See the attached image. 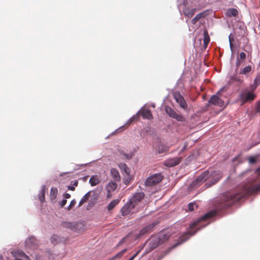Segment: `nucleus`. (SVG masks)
Segmentation results:
<instances>
[{"mask_svg": "<svg viewBox=\"0 0 260 260\" xmlns=\"http://www.w3.org/2000/svg\"><path fill=\"white\" fill-rule=\"evenodd\" d=\"M74 222H64L62 223L64 228L70 229L73 230Z\"/></svg>", "mask_w": 260, "mask_h": 260, "instance_id": "nucleus-32", "label": "nucleus"}, {"mask_svg": "<svg viewBox=\"0 0 260 260\" xmlns=\"http://www.w3.org/2000/svg\"><path fill=\"white\" fill-rule=\"evenodd\" d=\"M76 203V201H75V200H73L71 202L69 206L67 208L68 210H71L75 205Z\"/></svg>", "mask_w": 260, "mask_h": 260, "instance_id": "nucleus-36", "label": "nucleus"}, {"mask_svg": "<svg viewBox=\"0 0 260 260\" xmlns=\"http://www.w3.org/2000/svg\"><path fill=\"white\" fill-rule=\"evenodd\" d=\"M63 197H64V198L66 200V199H69V198H70V197H71V195H70L69 193H64V194L63 195Z\"/></svg>", "mask_w": 260, "mask_h": 260, "instance_id": "nucleus-46", "label": "nucleus"}, {"mask_svg": "<svg viewBox=\"0 0 260 260\" xmlns=\"http://www.w3.org/2000/svg\"><path fill=\"white\" fill-rule=\"evenodd\" d=\"M204 47L205 48H206L207 47V46L208 45V44L210 42V37L208 34V32L207 30H205L204 31Z\"/></svg>", "mask_w": 260, "mask_h": 260, "instance_id": "nucleus-23", "label": "nucleus"}, {"mask_svg": "<svg viewBox=\"0 0 260 260\" xmlns=\"http://www.w3.org/2000/svg\"><path fill=\"white\" fill-rule=\"evenodd\" d=\"M239 57L241 60H244L246 58V54L244 52H242L240 53Z\"/></svg>", "mask_w": 260, "mask_h": 260, "instance_id": "nucleus-39", "label": "nucleus"}, {"mask_svg": "<svg viewBox=\"0 0 260 260\" xmlns=\"http://www.w3.org/2000/svg\"><path fill=\"white\" fill-rule=\"evenodd\" d=\"M119 202V200H114L107 206V209L110 211L113 209Z\"/></svg>", "mask_w": 260, "mask_h": 260, "instance_id": "nucleus-27", "label": "nucleus"}, {"mask_svg": "<svg viewBox=\"0 0 260 260\" xmlns=\"http://www.w3.org/2000/svg\"><path fill=\"white\" fill-rule=\"evenodd\" d=\"M19 255L21 257L25 258L26 260H28L29 259L28 257L22 251H21L19 253Z\"/></svg>", "mask_w": 260, "mask_h": 260, "instance_id": "nucleus-42", "label": "nucleus"}, {"mask_svg": "<svg viewBox=\"0 0 260 260\" xmlns=\"http://www.w3.org/2000/svg\"><path fill=\"white\" fill-rule=\"evenodd\" d=\"M58 193V189L57 188L52 187L51 188L50 192V200L51 203L54 204L56 203V198Z\"/></svg>", "mask_w": 260, "mask_h": 260, "instance_id": "nucleus-16", "label": "nucleus"}, {"mask_svg": "<svg viewBox=\"0 0 260 260\" xmlns=\"http://www.w3.org/2000/svg\"><path fill=\"white\" fill-rule=\"evenodd\" d=\"M241 61L240 60L239 58L237 57V61L236 63V68L238 69L240 65Z\"/></svg>", "mask_w": 260, "mask_h": 260, "instance_id": "nucleus-45", "label": "nucleus"}, {"mask_svg": "<svg viewBox=\"0 0 260 260\" xmlns=\"http://www.w3.org/2000/svg\"><path fill=\"white\" fill-rule=\"evenodd\" d=\"M169 147L164 145L159 144L157 146L156 151L158 153H162L168 151Z\"/></svg>", "mask_w": 260, "mask_h": 260, "instance_id": "nucleus-24", "label": "nucleus"}, {"mask_svg": "<svg viewBox=\"0 0 260 260\" xmlns=\"http://www.w3.org/2000/svg\"><path fill=\"white\" fill-rule=\"evenodd\" d=\"M68 189L69 190H72V191H74L75 189V187L74 186H68Z\"/></svg>", "mask_w": 260, "mask_h": 260, "instance_id": "nucleus-48", "label": "nucleus"}, {"mask_svg": "<svg viewBox=\"0 0 260 260\" xmlns=\"http://www.w3.org/2000/svg\"><path fill=\"white\" fill-rule=\"evenodd\" d=\"M25 244L30 248H35L38 246V242L34 237H30L26 240Z\"/></svg>", "mask_w": 260, "mask_h": 260, "instance_id": "nucleus-12", "label": "nucleus"}, {"mask_svg": "<svg viewBox=\"0 0 260 260\" xmlns=\"http://www.w3.org/2000/svg\"><path fill=\"white\" fill-rule=\"evenodd\" d=\"M119 129H121V130H122V129H123V127H120V128H119Z\"/></svg>", "mask_w": 260, "mask_h": 260, "instance_id": "nucleus-51", "label": "nucleus"}, {"mask_svg": "<svg viewBox=\"0 0 260 260\" xmlns=\"http://www.w3.org/2000/svg\"><path fill=\"white\" fill-rule=\"evenodd\" d=\"M111 174L115 181H119L120 180V176L118 171L115 168L111 169Z\"/></svg>", "mask_w": 260, "mask_h": 260, "instance_id": "nucleus-20", "label": "nucleus"}, {"mask_svg": "<svg viewBox=\"0 0 260 260\" xmlns=\"http://www.w3.org/2000/svg\"><path fill=\"white\" fill-rule=\"evenodd\" d=\"M94 194V192L92 191H89L87 193H86L81 199V200L79 202L78 206L80 207L84 203L86 202L89 199V197L91 196V193Z\"/></svg>", "mask_w": 260, "mask_h": 260, "instance_id": "nucleus-17", "label": "nucleus"}, {"mask_svg": "<svg viewBox=\"0 0 260 260\" xmlns=\"http://www.w3.org/2000/svg\"><path fill=\"white\" fill-rule=\"evenodd\" d=\"M165 111L170 117L176 119L178 121L183 122L185 121V118L183 115L178 114L169 106L165 107Z\"/></svg>", "mask_w": 260, "mask_h": 260, "instance_id": "nucleus-6", "label": "nucleus"}, {"mask_svg": "<svg viewBox=\"0 0 260 260\" xmlns=\"http://www.w3.org/2000/svg\"><path fill=\"white\" fill-rule=\"evenodd\" d=\"M140 112L144 119L151 120L153 118V116L150 110L148 109H142Z\"/></svg>", "mask_w": 260, "mask_h": 260, "instance_id": "nucleus-15", "label": "nucleus"}, {"mask_svg": "<svg viewBox=\"0 0 260 260\" xmlns=\"http://www.w3.org/2000/svg\"><path fill=\"white\" fill-rule=\"evenodd\" d=\"M260 84V73H258L254 80V83L252 85L253 90H255L257 86Z\"/></svg>", "mask_w": 260, "mask_h": 260, "instance_id": "nucleus-26", "label": "nucleus"}, {"mask_svg": "<svg viewBox=\"0 0 260 260\" xmlns=\"http://www.w3.org/2000/svg\"><path fill=\"white\" fill-rule=\"evenodd\" d=\"M238 14V12L236 9H230L227 12V15L229 17L236 16Z\"/></svg>", "mask_w": 260, "mask_h": 260, "instance_id": "nucleus-30", "label": "nucleus"}, {"mask_svg": "<svg viewBox=\"0 0 260 260\" xmlns=\"http://www.w3.org/2000/svg\"><path fill=\"white\" fill-rule=\"evenodd\" d=\"M121 154L123 155V156H124L126 158L128 159H130L132 158V154H125L123 152H121L120 153Z\"/></svg>", "mask_w": 260, "mask_h": 260, "instance_id": "nucleus-40", "label": "nucleus"}, {"mask_svg": "<svg viewBox=\"0 0 260 260\" xmlns=\"http://www.w3.org/2000/svg\"><path fill=\"white\" fill-rule=\"evenodd\" d=\"M138 114H136V115H134L133 116V117H132L127 122L126 124H131L132 122H133V121H134L135 120H137L138 119Z\"/></svg>", "mask_w": 260, "mask_h": 260, "instance_id": "nucleus-34", "label": "nucleus"}, {"mask_svg": "<svg viewBox=\"0 0 260 260\" xmlns=\"http://www.w3.org/2000/svg\"><path fill=\"white\" fill-rule=\"evenodd\" d=\"M256 110L257 113H260V101L257 102V105L256 106Z\"/></svg>", "mask_w": 260, "mask_h": 260, "instance_id": "nucleus-44", "label": "nucleus"}, {"mask_svg": "<svg viewBox=\"0 0 260 260\" xmlns=\"http://www.w3.org/2000/svg\"><path fill=\"white\" fill-rule=\"evenodd\" d=\"M196 9L186 8L183 10V14L188 18L192 17L196 12Z\"/></svg>", "mask_w": 260, "mask_h": 260, "instance_id": "nucleus-18", "label": "nucleus"}, {"mask_svg": "<svg viewBox=\"0 0 260 260\" xmlns=\"http://www.w3.org/2000/svg\"><path fill=\"white\" fill-rule=\"evenodd\" d=\"M208 224V223H206V224H205V225H204L203 226H205L207 225Z\"/></svg>", "mask_w": 260, "mask_h": 260, "instance_id": "nucleus-52", "label": "nucleus"}, {"mask_svg": "<svg viewBox=\"0 0 260 260\" xmlns=\"http://www.w3.org/2000/svg\"><path fill=\"white\" fill-rule=\"evenodd\" d=\"M155 225H156V223H153L149 224L147 226L142 229L140 231L139 235H137L136 236V237L137 238H138L140 237L141 236L150 232L152 231V229L155 226Z\"/></svg>", "mask_w": 260, "mask_h": 260, "instance_id": "nucleus-14", "label": "nucleus"}, {"mask_svg": "<svg viewBox=\"0 0 260 260\" xmlns=\"http://www.w3.org/2000/svg\"><path fill=\"white\" fill-rule=\"evenodd\" d=\"M185 149V146H184V148H183L182 151H183Z\"/></svg>", "mask_w": 260, "mask_h": 260, "instance_id": "nucleus-50", "label": "nucleus"}, {"mask_svg": "<svg viewBox=\"0 0 260 260\" xmlns=\"http://www.w3.org/2000/svg\"><path fill=\"white\" fill-rule=\"evenodd\" d=\"M73 185L75 186H78V182L77 180H75L74 181H73Z\"/></svg>", "mask_w": 260, "mask_h": 260, "instance_id": "nucleus-47", "label": "nucleus"}, {"mask_svg": "<svg viewBox=\"0 0 260 260\" xmlns=\"http://www.w3.org/2000/svg\"><path fill=\"white\" fill-rule=\"evenodd\" d=\"M144 196L145 194L143 192H137L134 194L129 202L135 207L144 198Z\"/></svg>", "mask_w": 260, "mask_h": 260, "instance_id": "nucleus-11", "label": "nucleus"}, {"mask_svg": "<svg viewBox=\"0 0 260 260\" xmlns=\"http://www.w3.org/2000/svg\"><path fill=\"white\" fill-rule=\"evenodd\" d=\"M260 191V183L256 185L238 186L235 190L222 194L218 201L217 208L223 209L232 206L242 199Z\"/></svg>", "mask_w": 260, "mask_h": 260, "instance_id": "nucleus-1", "label": "nucleus"}, {"mask_svg": "<svg viewBox=\"0 0 260 260\" xmlns=\"http://www.w3.org/2000/svg\"><path fill=\"white\" fill-rule=\"evenodd\" d=\"M67 200L63 199L59 203V205L61 207H63L67 204Z\"/></svg>", "mask_w": 260, "mask_h": 260, "instance_id": "nucleus-41", "label": "nucleus"}, {"mask_svg": "<svg viewBox=\"0 0 260 260\" xmlns=\"http://www.w3.org/2000/svg\"><path fill=\"white\" fill-rule=\"evenodd\" d=\"M121 169H122L123 170V171L124 172V173L125 174H126L127 175L129 174V169L125 164H121Z\"/></svg>", "mask_w": 260, "mask_h": 260, "instance_id": "nucleus-33", "label": "nucleus"}, {"mask_svg": "<svg viewBox=\"0 0 260 260\" xmlns=\"http://www.w3.org/2000/svg\"><path fill=\"white\" fill-rule=\"evenodd\" d=\"M206 16L205 12L200 13L196 15L191 20V23L193 24H195L199 20L202 18H204Z\"/></svg>", "mask_w": 260, "mask_h": 260, "instance_id": "nucleus-25", "label": "nucleus"}, {"mask_svg": "<svg viewBox=\"0 0 260 260\" xmlns=\"http://www.w3.org/2000/svg\"><path fill=\"white\" fill-rule=\"evenodd\" d=\"M84 229V225L82 222H75L74 223V226L73 231L77 232H80L83 231Z\"/></svg>", "mask_w": 260, "mask_h": 260, "instance_id": "nucleus-19", "label": "nucleus"}, {"mask_svg": "<svg viewBox=\"0 0 260 260\" xmlns=\"http://www.w3.org/2000/svg\"><path fill=\"white\" fill-rule=\"evenodd\" d=\"M169 235L162 233L151 237L149 239L148 243L149 249L146 250L145 254L150 252L159 245L164 243L169 239Z\"/></svg>", "mask_w": 260, "mask_h": 260, "instance_id": "nucleus-4", "label": "nucleus"}, {"mask_svg": "<svg viewBox=\"0 0 260 260\" xmlns=\"http://www.w3.org/2000/svg\"><path fill=\"white\" fill-rule=\"evenodd\" d=\"M229 42H230V47H231V49H232V48L233 47V42H234V38H233V37L232 36V35H230L229 36Z\"/></svg>", "mask_w": 260, "mask_h": 260, "instance_id": "nucleus-37", "label": "nucleus"}, {"mask_svg": "<svg viewBox=\"0 0 260 260\" xmlns=\"http://www.w3.org/2000/svg\"><path fill=\"white\" fill-rule=\"evenodd\" d=\"M251 71V66H246L243 69L240 70L239 74H243V75H247L249 73H250Z\"/></svg>", "mask_w": 260, "mask_h": 260, "instance_id": "nucleus-28", "label": "nucleus"}, {"mask_svg": "<svg viewBox=\"0 0 260 260\" xmlns=\"http://www.w3.org/2000/svg\"><path fill=\"white\" fill-rule=\"evenodd\" d=\"M249 162L251 164H254L256 162V158L254 157H250L249 158Z\"/></svg>", "mask_w": 260, "mask_h": 260, "instance_id": "nucleus-43", "label": "nucleus"}, {"mask_svg": "<svg viewBox=\"0 0 260 260\" xmlns=\"http://www.w3.org/2000/svg\"><path fill=\"white\" fill-rule=\"evenodd\" d=\"M51 243L53 245L58 244L60 241V238L57 235H53L50 238Z\"/></svg>", "mask_w": 260, "mask_h": 260, "instance_id": "nucleus-31", "label": "nucleus"}, {"mask_svg": "<svg viewBox=\"0 0 260 260\" xmlns=\"http://www.w3.org/2000/svg\"><path fill=\"white\" fill-rule=\"evenodd\" d=\"M117 184L113 181L110 182L106 186V189L108 192L115 190L117 188Z\"/></svg>", "mask_w": 260, "mask_h": 260, "instance_id": "nucleus-22", "label": "nucleus"}, {"mask_svg": "<svg viewBox=\"0 0 260 260\" xmlns=\"http://www.w3.org/2000/svg\"><path fill=\"white\" fill-rule=\"evenodd\" d=\"M89 182L92 186H94L100 183V180L98 175H94L90 177Z\"/></svg>", "mask_w": 260, "mask_h": 260, "instance_id": "nucleus-21", "label": "nucleus"}, {"mask_svg": "<svg viewBox=\"0 0 260 260\" xmlns=\"http://www.w3.org/2000/svg\"><path fill=\"white\" fill-rule=\"evenodd\" d=\"M164 178L161 173H157L148 177L145 182V185L147 186H152L157 184Z\"/></svg>", "mask_w": 260, "mask_h": 260, "instance_id": "nucleus-5", "label": "nucleus"}, {"mask_svg": "<svg viewBox=\"0 0 260 260\" xmlns=\"http://www.w3.org/2000/svg\"><path fill=\"white\" fill-rule=\"evenodd\" d=\"M45 186L44 185V186H43L42 189L39 195V198L42 202H43L45 201Z\"/></svg>", "mask_w": 260, "mask_h": 260, "instance_id": "nucleus-29", "label": "nucleus"}, {"mask_svg": "<svg viewBox=\"0 0 260 260\" xmlns=\"http://www.w3.org/2000/svg\"><path fill=\"white\" fill-rule=\"evenodd\" d=\"M135 206L131 204L129 201L126 205H125L121 209V215L123 216H126L134 208Z\"/></svg>", "mask_w": 260, "mask_h": 260, "instance_id": "nucleus-13", "label": "nucleus"}, {"mask_svg": "<svg viewBox=\"0 0 260 260\" xmlns=\"http://www.w3.org/2000/svg\"><path fill=\"white\" fill-rule=\"evenodd\" d=\"M255 94L251 91L242 93L240 94V101L241 105H243L248 101H251L254 99Z\"/></svg>", "mask_w": 260, "mask_h": 260, "instance_id": "nucleus-10", "label": "nucleus"}, {"mask_svg": "<svg viewBox=\"0 0 260 260\" xmlns=\"http://www.w3.org/2000/svg\"><path fill=\"white\" fill-rule=\"evenodd\" d=\"M222 176V173L220 171L215 170L210 173L209 171H205L198 176L192 183L194 185L200 186L203 182L210 178L209 184L208 185V187H210L216 184Z\"/></svg>", "mask_w": 260, "mask_h": 260, "instance_id": "nucleus-3", "label": "nucleus"}, {"mask_svg": "<svg viewBox=\"0 0 260 260\" xmlns=\"http://www.w3.org/2000/svg\"><path fill=\"white\" fill-rule=\"evenodd\" d=\"M182 157H175L168 158L164 162V165L167 167H173L178 165L182 160Z\"/></svg>", "mask_w": 260, "mask_h": 260, "instance_id": "nucleus-9", "label": "nucleus"}, {"mask_svg": "<svg viewBox=\"0 0 260 260\" xmlns=\"http://www.w3.org/2000/svg\"><path fill=\"white\" fill-rule=\"evenodd\" d=\"M196 206V207L197 206L196 205L195 203H190L188 204V209L190 211H192L194 210V206Z\"/></svg>", "mask_w": 260, "mask_h": 260, "instance_id": "nucleus-38", "label": "nucleus"}, {"mask_svg": "<svg viewBox=\"0 0 260 260\" xmlns=\"http://www.w3.org/2000/svg\"><path fill=\"white\" fill-rule=\"evenodd\" d=\"M173 98L176 102L179 104V106L184 110H186L188 108L187 104L184 98L178 92H175L173 93Z\"/></svg>", "mask_w": 260, "mask_h": 260, "instance_id": "nucleus-7", "label": "nucleus"}, {"mask_svg": "<svg viewBox=\"0 0 260 260\" xmlns=\"http://www.w3.org/2000/svg\"><path fill=\"white\" fill-rule=\"evenodd\" d=\"M216 214V212L215 211H210L201 218H200L198 220L194 221V222L191 223L189 225V229L188 231L187 232H185L179 237L178 240V244H180L187 240H188L191 236L194 235L197 232V230H195V229L199 225V224L202 221H206L207 219H209L214 216H215Z\"/></svg>", "mask_w": 260, "mask_h": 260, "instance_id": "nucleus-2", "label": "nucleus"}, {"mask_svg": "<svg viewBox=\"0 0 260 260\" xmlns=\"http://www.w3.org/2000/svg\"><path fill=\"white\" fill-rule=\"evenodd\" d=\"M220 94L217 92L216 95H213L211 97L209 103L214 105H216L220 107H224V102L220 98Z\"/></svg>", "mask_w": 260, "mask_h": 260, "instance_id": "nucleus-8", "label": "nucleus"}, {"mask_svg": "<svg viewBox=\"0 0 260 260\" xmlns=\"http://www.w3.org/2000/svg\"><path fill=\"white\" fill-rule=\"evenodd\" d=\"M144 246H143L142 247H141L139 249H138L136 253L128 260H133L141 252L142 249L143 248Z\"/></svg>", "mask_w": 260, "mask_h": 260, "instance_id": "nucleus-35", "label": "nucleus"}, {"mask_svg": "<svg viewBox=\"0 0 260 260\" xmlns=\"http://www.w3.org/2000/svg\"><path fill=\"white\" fill-rule=\"evenodd\" d=\"M122 242H123V241H122H122H120V242L118 243V244H117V246H119L121 245L122 244Z\"/></svg>", "mask_w": 260, "mask_h": 260, "instance_id": "nucleus-49", "label": "nucleus"}]
</instances>
